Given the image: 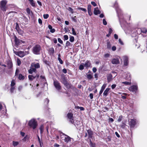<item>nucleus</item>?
<instances>
[{"instance_id": "nucleus-1", "label": "nucleus", "mask_w": 147, "mask_h": 147, "mask_svg": "<svg viewBox=\"0 0 147 147\" xmlns=\"http://www.w3.org/2000/svg\"><path fill=\"white\" fill-rule=\"evenodd\" d=\"M40 67L39 64L38 63H32L31 64L30 69L28 70V73L30 74H32L33 72L36 73V69H38Z\"/></svg>"}, {"instance_id": "nucleus-2", "label": "nucleus", "mask_w": 147, "mask_h": 147, "mask_svg": "<svg viewBox=\"0 0 147 147\" xmlns=\"http://www.w3.org/2000/svg\"><path fill=\"white\" fill-rule=\"evenodd\" d=\"M7 1L6 0H2L0 2V9L3 12H5L7 9Z\"/></svg>"}, {"instance_id": "nucleus-3", "label": "nucleus", "mask_w": 147, "mask_h": 147, "mask_svg": "<svg viewBox=\"0 0 147 147\" xmlns=\"http://www.w3.org/2000/svg\"><path fill=\"white\" fill-rule=\"evenodd\" d=\"M41 49L40 46L39 45H36L33 47L32 51L34 54L38 55L40 54Z\"/></svg>"}, {"instance_id": "nucleus-4", "label": "nucleus", "mask_w": 147, "mask_h": 147, "mask_svg": "<svg viewBox=\"0 0 147 147\" xmlns=\"http://www.w3.org/2000/svg\"><path fill=\"white\" fill-rule=\"evenodd\" d=\"M28 125L33 129H35L38 125L37 121L34 119H32L29 121Z\"/></svg>"}, {"instance_id": "nucleus-5", "label": "nucleus", "mask_w": 147, "mask_h": 147, "mask_svg": "<svg viewBox=\"0 0 147 147\" xmlns=\"http://www.w3.org/2000/svg\"><path fill=\"white\" fill-rule=\"evenodd\" d=\"M13 52L16 55H18L21 57H23L26 54V53L24 51H20L17 52L13 50Z\"/></svg>"}, {"instance_id": "nucleus-6", "label": "nucleus", "mask_w": 147, "mask_h": 147, "mask_svg": "<svg viewBox=\"0 0 147 147\" xmlns=\"http://www.w3.org/2000/svg\"><path fill=\"white\" fill-rule=\"evenodd\" d=\"M137 123V121L136 119H131L129 122V125L131 127H133L136 125Z\"/></svg>"}, {"instance_id": "nucleus-7", "label": "nucleus", "mask_w": 147, "mask_h": 147, "mask_svg": "<svg viewBox=\"0 0 147 147\" xmlns=\"http://www.w3.org/2000/svg\"><path fill=\"white\" fill-rule=\"evenodd\" d=\"M67 116L69 119L70 121L72 123H74V120L73 119V114L71 113H67Z\"/></svg>"}, {"instance_id": "nucleus-8", "label": "nucleus", "mask_w": 147, "mask_h": 147, "mask_svg": "<svg viewBox=\"0 0 147 147\" xmlns=\"http://www.w3.org/2000/svg\"><path fill=\"white\" fill-rule=\"evenodd\" d=\"M129 90L130 91L136 92L138 90V87L137 85H133L129 88Z\"/></svg>"}, {"instance_id": "nucleus-9", "label": "nucleus", "mask_w": 147, "mask_h": 147, "mask_svg": "<svg viewBox=\"0 0 147 147\" xmlns=\"http://www.w3.org/2000/svg\"><path fill=\"white\" fill-rule=\"evenodd\" d=\"M54 85L56 89L58 90L61 89V86L60 85L59 83L57 81L54 80Z\"/></svg>"}, {"instance_id": "nucleus-10", "label": "nucleus", "mask_w": 147, "mask_h": 147, "mask_svg": "<svg viewBox=\"0 0 147 147\" xmlns=\"http://www.w3.org/2000/svg\"><path fill=\"white\" fill-rule=\"evenodd\" d=\"M63 135V136H65V138H64V139L63 140L66 143H68L69 142H70L71 141V139H73L71 138L70 137L66 135Z\"/></svg>"}, {"instance_id": "nucleus-11", "label": "nucleus", "mask_w": 147, "mask_h": 147, "mask_svg": "<svg viewBox=\"0 0 147 147\" xmlns=\"http://www.w3.org/2000/svg\"><path fill=\"white\" fill-rule=\"evenodd\" d=\"M123 59L124 61V65L127 66L128 63V58L126 56H124L123 57Z\"/></svg>"}, {"instance_id": "nucleus-12", "label": "nucleus", "mask_w": 147, "mask_h": 147, "mask_svg": "<svg viewBox=\"0 0 147 147\" xmlns=\"http://www.w3.org/2000/svg\"><path fill=\"white\" fill-rule=\"evenodd\" d=\"M111 63L113 64H117L119 63V59L118 58H115L111 59Z\"/></svg>"}, {"instance_id": "nucleus-13", "label": "nucleus", "mask_w": 147, "mask_h": 147, "mask_svg": "<svg viewBox=\"0 0 147 147\" xmlns=\"http://www.w3.org/2000/svg\"><path fill=\"white\" fill-rule=\"evenodd\" d=\"M62 82L67 87L69 86V85L68 83L65 78L63 77L62 78Z\"/></svg>"}, {"instance_id": "nucleus-14", "label": "nucleus", "mask_w": 147, "mask_h": 147, "mask_svg": "<svg viewBox=\"0 0 147 147\" xmlns=\"http://www.w3.org/2000/svg\"><path fill=\"white\" fill-rule=\"evenodd\" d=\"M15 42L16 45H20L22 43H24L25 42L21 40L17 39L16 38L15 40Z\"/></svg>"}, {"instance_id": "nucleus-15", "label": "nucleus", "mask_w": 147, "mask_h": 147, "mask_svg": "<svg viewBox=\"0 0 147 147\" xmlns=\"http://www.w3.org/2000/svg\"><path fill=\"white\" fill-rule=\"evenodd\" d=\"M39 75L38 74H36L35 76H34L32 75H30L28 76V78L29 80L31 81L33 79L37 78H39Z\"/></svg>"}, {"instance_id": "nucleus-16", "label": "nucleus", "mask_w": 147, "mask_h": 147, "mask_svg": "<svg viewBox=\"0 0 147 147\" xmlns=\"http://www.w3.org/2000/svg\"><path fill=\"white\" fill-rule=\"evenodd\" d=\"M7 65L9 69L11 68L13 66V64L11 61L9 60L7 61Z\"/></svg>"}, {"instance_id": "nucleus-17", "label": "nucleus", "mask_w": 147, "mask_h": 147, "mask_svg": "<svg viewBox=\"0 0 147 147\" xmlns=\"http://www.w3.org/2000/svg\"><path fill=\"white\" fill-rule=\"evenodd\" d=\"M84 66L86 68H87L89 67L91 65V63L90 61H86L85 64H84Z\"/></svg>"}, {"instance_id": "nucleus-18", "label": "nucleus", "mask_w": 147, "mask_h": 147, "mask_svg": "<svg viewBox=\"0 0 147 147\" xmlns=\"http://www.w3.org/2000/svg\"><path fill=\"white\" fill-rule=\"evenodd\" d=\"M94 14L95 15H97L98 14L100 13V12L98 9V7H96L95 8L94 10Z\"/></svg>"}, {"instance_id": "nucleus-19", "label": "nucleus", "mask_w": 147, "mask_h": 147, "mask_svg": "<svg viewBox=\"0 0 147 147\" xmlns=\"http://www.w3.org/2000/svg\"><path fill=\"white\" fill-rule=\"evenodd\" d=\"M119 9H118V10H117V9H116V11H117V13L118 14V16L119 17V21L120 23V24L121 25V24L122 23V18L121 17V16H120V12L119 11Z\"/></svg>"}, {"instance_id": "nucleus-20", "label": "nucleus", "mask_w": 147, "mask_h": 147, "mask_svg": "<svg viewBox=\"0 0 147 147\" xmlns=\"http://www.w3.org/2000/svg\"><path fill=\"white\" fill-rule=\"evenodd\" d=\"M110 90V88H107L104 92L103 95L104 96H107L108 95L109 91Z\"/></svg>"}, {"instance_id": "nucleus-21", "label": "nucleus", "mask_w": 147, "mask_h": 147, "mask_svg": "<svg viewBox=\"0 0 147 147\" xmlns=\"http://www.w3.org/2000/svg\"><path fill=\"white\" fill-rule=\"evenodd\" d=\"M87 133L88 135L89 138H91L93 135V132L90 129H88L87 131Z\"/></svg>"}, {"instance_id": "nucleus-22", "label": "nucleus", "mask_w": 147, "mask_h": 147, "mask_svg": "<svg viewBox=\"0 0 147 147\" xmlns=\"http://www.w3.org/2000/svg\"><path fill=\"white\" fill-rule=\"evenodd\" d=\"M74 125L77 128L79 127L80 126V125H81L80 121L78 120L76 121L75 122H74Z\"/></svg>"}, {"instance_id": "nucleus-23", "label": "nucleus", "mask_w": 147, "mask_h": 147, "mask_svg": "<svg viewBox=\"0 0 147 147\" xmlns=\"http://www.w3.org/2000/svg\"><path fill=\"white\" fill-rule=\"evenodd\" d=\"M141 32L143 34H146L147 32V29L145 28H140Z\"/></svg>"}, {"instance_id": "nucleus-24", "label": "nucleus", "mask_w": 147, "mask_h": 147, "mask_svg": "<svg viewBox=\"0 0 147 147\" xmlns=\"http://www.w3.org/2000/svg\"><path fill=\"white\" fill-rule=\"evenodd\" d=\"M112 78V76L111 74H109L107 76V80L108 82H110Z\"/></svg>"}, {"instance_id": "nucleus-25", "label": "nucleus", "mask_w": 147, "mask_h": 147, "mask_svg": "<svg viewBox=\"0 0 147 147\" xmlns=\"http://www.w3.org/2000/svg\"><path fill=\"white\" fill-rule=\"evenodd\" d=\"M18 78L20 80H23L24 79V77L21 74H20L18 75Z\"/></svg>"}, {"instance_id": "nucleus-26", "label": "nucleus", "mask_w": 147, "mask_h": 147, "mask_svg": "<svg viewBox=\"0 0 147 147\" xmlns=\"http://www.w3.org/2000/svg\"><path fill=\"white\" fill-rule=\"evenodd\" d=\"M107 48L109 49H110L111 47V45L110 42H109V40H108L107 41Z\"/></svg>"}, {"instance_id": "nucleus-27", "label": "nucleus", "mask_w": 147, "mask_h": 147, "mask_svg": "<svg viewBox=\"0 0 147 147\" xmlns=\"http://www.w3.org/2000/svg\"><path fill=\"white\" fill-rule=\"evenodd\" d=\"M60 54H59L58 55V60L59 61L60 63L61 64H62L63 63V61L60 58Z\"/></svg>"}, {"instance_id": "nucleus-28", "label": "nucleus", "mask_w": 147, "mask_h": 147, "mask_svg": "<svg viewBox=\"0 0 147 147\" xmlns=\"http://www.w3.org/2000/svg\"><path fill=\"white\" fill-rule=\"evenodd\" d=\"M69 37V41L71 42H73L74 41V36H70Z\"/></svg>"}, {"instance_id": "nucleus-29", "label": "nucleus", "mask_w": 147, "mask_h": 147, "mask_svg": "<svg viewBox=\"0 0 147 147\" xmlns=\"http://www.w3.org/2000/svg\"><path fill=\"white\" fill-rule=\"evenodd\" d=\"M44 126L43 125L40 126V133L41 134L42 133L44 129Z\"/></svg>"}, {"instance_id": "nucleus-30", "label": "nucleus", "mask_w": 147, "mask_h": 147, "mask_svg": "<svg viewBox=\"0 0 147 147\" xmlns=\"http://www.w3.org/2000/svg\"><path fill=\"white\" fill-rule=\"evenodd\" d=\"M13 145L14 146H17L19 144L18 142H15L14 141H13Z\"/></svg>"}, {"instance_id": "nucleus-31", "label": "nucleus", "mask_w": 147, "mask_h": 147, "mask_svg": "<svg viewBox=\"0 0 147 147\" xmlns=\"http://www.w3.org/2000/svg\"><path fill=\"white\" fill-rule=\"evenodd\" d=\"M106 86V84H103L101 87L100 90L103 91H104V89H105V88Z\"/></svg>"}, {"instance_id": "nucleus-32", "label": "nucleus", "mask_w": 147, "mask_h": 147, "mask_svg": "<svg viewBox=\"0 0 147 147\" xmlns=\"http://www.w3.org/2000/svg\"><path fill=\"white\" fill-rule=\"evenodd\" d=\"M84 65L83 64H81L80 66H79V69L80 70H82L83 69H84Z\"/></svg>"}, {"instance_id": "nucleus-33", "label": "nucleus", "mask_w": 147, "mask_h": 147, "mask_svg": "<svg viewBox=\"0 0 147 147\" xmlns=\"http://www.w3.org/2000/svg\"><path fill=\"white\" fill-rule=\"evenodd\" d=\"M127 76L126 77V78L129 80H131L130 74L129 73H128L127 74Z\"/></svg>"}, {"instance_id": "nucleus-34", "label": "nucleus", "mask_w": 147, "mask_h": 147, "mask_svg": "<svg viewBox=\"0 0 147 147\" xmlns=\"http://www.w3.org/2000/svg\"><path fill=\"white\" fill-rule=\"evenodd\" d=\"M87 78L89 80H90L93 78V76L91 74H87Z\"/></svg>"}, {"instance_id": "nucleus-35", "label": "nucleus", "mask_w": 147, "mask_h": 147, "mask_svg": "<svg viewBox=\"0 0 147 147\" xmlns=\"http://www.w3.org/2000/svg\"><path fill=\"white\" fill-rule=\"evenodd\" d=\"M71 43L68 41H67L66 43V46L67 47H69L71 46Z\"/></svg>"}, {"instance_id": "nucleus-36", "label": "nucleus", "mask_w": 147, "mask_h": 147, "mask_svg": "<svg viewBox=\"0 0 147 147\" xmlns=\"http://www.w3.org/2000/svg\"><path fill=\"white\" fill-rule=\"evenodd\" d=\"M49 51L51 53H53L54 51V50L53 48L52 47L51 48H50L49 49Z\"/></svg>"}, {"instance_id": "nucleus-37", "label": "nucleus", "mask_w": 147, "mask_h": 147, "mask_svg": "<svg viewBox=\"0 0 147 147\" xmlns=\"http://www.w3.org/2000/svg\"><path fill=\"white\" fill-rule=\"evenodd\" d=\"M15 81L14 80H13L11 81V87H13V86L15 85Z\"/></svg>"}, {"instance_id": "nucleus-38", "label": "nucleus", "mask_w": 147, "mask_h": 147, "mask_svg": "<svg viewBox=\"0 0 147 147\" xmlns=\"http://www.w3.org/2000/svg\"><path fill=\"white\" fill-rule=\"evenodd\" d=\"M18 33H19V34H20V35H22L23 34V33H24V32H23V31L21 30H20V29H19L18 30H17V31Z\"/></svg>"}, {"instance_id": "nucleus-39", "label": "nucleus", "mask_w": 147, "mask_h": 147, "mask_svg": "<svg viewBox=\"0 0 147 147\" xmlns=\"http://www.w3.org/2000/svg\"><path fill=\"white\" fill-rule=\"evenodd\" d=\"M90 144L91 147H95V145L90 140Z\"/></svg>"}, {"instance_id": "nucleus-40", "label": "nucleus", "mask_w": 147, "mask_h": 147, "mask_svg": "<svg viewBox=\"0 0 147 147\" xmlns=\"http://www.w3.org/2000/svg\"><path fill=\"white\" fill-rule=\"evenodd\" d=\"M72 31V34L74 35H76V33L75 32L74 29L73 28H71Z\"/></svg>"}, {"instance_id": "nucleus-41", "label": "nucleus", "mask_w": 147, "mask_h": 147, "mask_svg": "<svg viewBox=\"0 0 147 147\" xmlns=\"http://www.w3.org/2000/svg\"><path fill=\"white\" fill-rule=\"evenodd\" d=\"M49 17V15L48 14H44L43 15V17L45 19H47Z\"/></svg>"}, {"instance_id": "nucleus-42", "label": "nucleus", "mask_w": 147, "mask_h": 147, "mask_svg": "<svg viewBox=\"0 0 147 147\" xmlns=\"http://www.w3.org/2000/svg\"><path fill=\"white\" fill-rule=\"evenodd\" d=\"M122 83L125 85H130V84H131L130 82H122Z\"/></svg>"}, {"instance_id": "nucleus-43", "label": "nucleus", "mask_w": 147, "mask_h": 147, "mask_svg": "<svg viewBox=\"0 0 147 147\" xmlns=\"http://www.w3.org/2000/svg\"><path fill=\"white\" fill-rule=\"evenodd\" d=\"M63 134H65L63 133H60V137L61 138L63 139V138H65V136H63Z\"/></svg>"}, {"instance_id": "nucleus-44", "label": "nucleus", "mask_w": 147, "mask_h": 147, "mask_svg": "<svg viewBox=\"0 0 147 147\" xmlns=\"http://www.w3.org/2000/svg\"><path fill=\"white\" fill-rule=\"evenodd\" d=\"M64 40H67L68 39V37L67 35H65L63 36Z\"/></svg>"}, {"instance_id": "nucleus-45", "label": "nucleus", "mask_w": 147, "mask_h": 147, "mask_svg": "<svg viewBox=\"0 0 147 147\" xmlns=\"http://www.w3.org/2000/svg\"><path fill=\"white\" fill-rule=\"evenodd\" d=\"M78 9H79L81 10L82 11H84L85 12H86L87 11L86 9L83 8L79 7L78 8Z\"/></svg>"}, {"instance_id": "nucleus-46", "label": "nucleus", "mask_w": 147, "mask_h": 147, "mask_svg": "<svg viewBox=\"0 0 147 147\" xmlns=\"http://www.w3.org/2000/svg\"><path fill=\"white\" fill-rule=\"evenodd\" d=\"M102 22H103V23L104 25H107V22L105 19H103V20Z\"/></svg>"}, {"instance_id": "nucleus-47", "label": "nucleus", "mask_w": 147, "mask_h": 147, "mask_svg": "<svg viewBox=\"0 0 147 147\" xmlns=\"http://www.w3.org/2000/svg\"><path fill=\"white\" fill-rule=\"evenodd\" d=\"M15 90V88L14 87H11V88L10 89V91L11 92H13Z\"/></svg>"}, {"instance_id": "nucleus-48", "label": "nucleus", "mask_w": 147, "mask_h": 147, "mask_svg": "<svg viewBox=\"0 0 147 147\" xmlns=\"http://www.w3.org/2000/svg\"><path fill=\"white\" fill-rule=\"evenodd\" d=\"M68 10L70 11L72 13H73V9L71 8V7H69V8H68Z\"/></svg>"}, {"instance_id": "nucleus-49", "label": "nucleus", "mask_w": 147, "mask_h": 147, "mask_svg": "<svg viewBox=\"0 0 147 147\" xmlns=\"http://www.w3.org/2000/svg\"><path fill=\"white\" fill-rule=\"evenodd\" d=\"M16 30L17 31L19 29H20L19 25L17 23H16Z\"/></svg>"}, {"instance_id": "nucleus-50", "label": "nucleus", "mask_w": 147, "mask_h": 147, "mask_svg": "<svg viewBox=\"0 0 147 147\" xmlns=\"http://www.w3.org/2000/svg\"><path fill=\"white\" fill-rule=\"evenodd\" d=\"M30 4L33 7H35V3L33 1L30 3Z\"/></svg>"}, {"instance_id": "nucleus-51", "label": "nucleus", "mask_w": 147, "mask_h": 147, "mask_svg": "<svg viewBox=\"0 0 147 147\" xmlns=\"http://www.w3.org/2000/svg\"><path fill=\"white\" fill-rule=\"evenodd\" d=\"M26 12L28 14H30V10L29 8H27L26 9Z\"/></svg>"}, {"instance_id": "nucleus-52", "label": "nucleus", "mask_w": 147, "mask_h": 147, "mask_svg": "<svg viewBox=\"0 0 147 147\" xmlns=\"http://www.w3.org/2000/svg\"><path fill=\"white\" fill-rule=\"evenodd\" d=\"M91 10V6L89 5L88 6V11Z\"/></svg>"}, {"instance_id": "nucleus-53", "label": "nucleus", "mask_w": 147, "mask_h": 147, "mask_svg": "<svg viewBox=\"0 0 147 147\" xmlns=\"http://www.w3.org/2000/svg\"><path fill=\"white\" fill-rule=\"evenodd\" d=\"M17 62L18 65L19 66L21 63V62L20 60L19 59H18L17 60Z\"/></svg>"}, {"instance_id": "nucleus-54", "label": "nucleus", "mask_w": 147, "mask_h": 147, "mask_svg": "<svg viewBox=\"0 0 147 147\" xmlns=\"http://www.w3.org/2000/svg\"><path fill=\"white\" fill-rule=\"evenodd\" d=\"M19 72V69H17L16 70L15 76H17V75L18 74Z\"/></svg>"}, {"instance_id": "nucleus-55", "label": "nucleus", "mask_w": 147, "mask_h": 147, "mask_svg": "<svg viewBox=\"0 0 147 147\" xmlns=\"http://www.w3.org/2000/svg\"><path fill=\"white\" fill-rule=\"evenodd\" d=\"M58 42L61 44H62L63 43V41L61 40L60 38H58Z\"/></svg>"}, {"instance_id": "nucleus-56", "label": "nucleus", "mask_w": 147, "mask_h": 147, "mask_svg": "<svg viewBox=\"0 0 147 147\" xmlns=\"http://www.w3.org/2000/svg\"><path fill=\"white\" fill-rule=\"evenodd\" d=\"M91 4L94 7H95L96 5V4L94 1H92L91 2Z\"/></svg>"}, {"instance_id": "nucleus-57", "label": "nucleus", "mask_w": 147, "mask_h": 147, "mask_svg": "<svg viewBox=\"0 0 147 147\" xmlns=\"http://www.w3.org/2000/svg\"><path fill=\"white\" fill-rule=\"evenodd\" d=\"M116 86V85L115 84H113L111 85V87L112 89L115 88Z\"/></svg>"}, {"instance_id": "nucleus-58", "label": "nucleus", "mask_w": 147, "mask_h": 147, "mask_svg": "<svg viewBox=\"0 0 147 147\" xmlns=\"http://www.w3.org/2000/svg\"><path fill=\"white\" fill-rule=\"evenodd\" d=\"M92 71L94 73H95L97 69L95 67H94L92 68Z\"/></svg>"}, {"instance_id": "nucleus-59", "label": "nucleus", "mask_w": 147, "mask_h": 147, "mask_svg": "<svg viewBox=\"0 0 147 147\" xmlns=\"http://www.w3.org/2000/svg\"><path fill=\"white\" fill-rule=\"evenodd\" d=\"M125 127V124L124 123H123V124L121 125V127L123 129H124Z\"/></svg>"}, {"instance_id": "nucleus-60", "label": "nucleus", "mask_w": 147, "mask_h": 147, "mask_svg": "<svg viewBox=\"0 0 147 147\" xmlns=\"http://www.w3.org/2000/svg\"><path fill=\"white\" fill-rule=\"evenodd\" d=\"M89 96L91 99H92L93 98V95L92 94L90 93V94Z\"/></svg>"}, {"instance_id": "nucleus-61", "label": "nucleus", "mask_w": 147, "mask_h": 147, "mask_svg": "<svg viewBox=\"0 0 147 147\" xmlns=\"http://www.w3.org/2000/svg\"><path fill=\"white\" fill-rule=\"evenodd\" d=\"M119 43H120V44L121 45H123V42L121 40V39H119Z\"/></svg>"}, {"instance_id": "nucleus-62", "label": "nucleus", "mask_w": 147, "mask_h": 147, "mask_svg": "<svg viewBox=\"0 0 147 147\" xmlns=\"http://www.w3.org/2000/svg\"><path fill=\"white\" fill-rule=\"evenodd\" d=\"M116 49V47L115 46H113L112 47V50L113 51H115Z\"/></svg>"}, {"instance_id": "nucleus-63", "label": "nucleus", "mask_w": 147, "mask_h": 147, "mask_svg": "<svg viewBox=\"0 0 147 147\" xmlns=\"http://www.w3.org/2000/svg\"><path fill=\"white\" fill-rule=\"evenodd\" d=\"M104 56L105 57H108L110 56V54L109 53H107Z\"/></svg>"}, {"instance_id": "nucleus-64", "label": "nucleus", "mask_w": 147, "mask_h": 147, "mask_svg": "<svg viewBox=\"0 0 147 147\" xmlns=\"http://www.w3.org/2000/svg\"><path fill=\"white\" fill-rule=\"evenodd\" d=\"M62 71L63 72V73H64V74H66L67 73V70L66 69L64 68V69H63V70H62Z\"/></svg>"}]
</instances>
